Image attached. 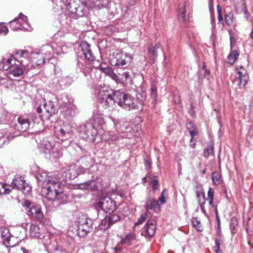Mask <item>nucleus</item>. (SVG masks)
<instances>
[{"label":"nucleus","mask_w":253,"mask_h":253,"mask_svg":"<svg viewBox=\"0 0 253 253\" xmlns=\"http://www.w3.org/2000/svg\"><path fill=\"white\" fill-rule=\"evenodd\" d=\"M189 16L186 13L185 5L181 8L178 12V18L180 20L186 21L189 19Z\"/></svg>","instance_id":"2f4dec72"},{"label":"nucleus","mask_w":253,"mask_h":253,"mask_svg":"<svg viewBox=\"0 0 253 253\" xmlns=\"http://www.w3.org/2000/svg\"><path fill=\"white\" fill-rule=\"evenodd\" d=\"M100 225L101 226H104V229H107L111 227L107 216L101 221Z\"/></svg>","instance_id":"a19ab883"},{"label":"nucleus","mask_w":253,"mask_h":253,"mask_svg":"<svg viewBox=\"0 0 253 253\" xmlns=\"http://www.w3.org/2000/svg\"><path fill=\"white\" fill-rule=\"evenodd\" d=\"M96 208L102 210L104 212H113L117 208L116 202L111 198L106 197L100 200L97 203Z\"/></svg>","instance_id":"9b49d317"},{"label":"nucleus","mask_w":253,"mask_h":253,"mask_svg":"<svg viewBox=\"0 0 253 253\" xmlns=\"http://www.w3.org/2000/svg\"><path fill=\"white\" fill-rule=\"evenodd\" d=\"M189 113L190 114L191 116L193 117L195 115V112L193 108V106H191L190 110L189 111Z\"/></svg>","instance_id":"338daca9"},{"label":"nucleus","mask_w":253,"mask_h":253,"mask_svg":"<svg viewBox=\"0 0 253 253\" xmlns=\"http://www.w3.org/2000/svg\"><path fill=\"white\" fill-rule=\"evenodd\" d=\"M86 170V169L83 167L72 164L63 169L62 172L66 179H74L80 174L84 173Z\"/></svg>","instance_id":"1a4fd4ad"},{"label":"nucleus","mask_w":253,"mask_h":253,"mask_svg":"<svg viewBox=\"0 0 253 253\" xmlns=\"http://www.w3.org/2000/svg\"><path fill=\"white\" fill-rule=\"evenodd\" d=\"M77 66L82 70V71L83 72V70L84 69V63L78 61Z\"/></svg>","instance_id":"680f3d73"},{"label":"nucleus","mask_w":253,"mask_h":253,"mask_svg":"<svg viewBox=\"0 0 253 253\" xmlns=\"http://www.w3.org/2000/svg\"><path fill=\"white\" fill-rule=\"evenodd\" d=\"M78 188L83 190H90L91 191L97 190V182L94 180H88L86 182L79 183L77 185Z\"/></svg>","instance_id":"aec40b11"},{"label":"nucleus","mask_w":253,"mask_h":253,"mask_svg":"<svg viewBox=\"0 0 253 253\" xmlns=\"http://www.w3.org/2000/svg\"><path fill=\"white\" fill-rule=\"evenodd\" d=\"M221 240V238L219 239V238H215V246H214V252L216 253H222L221 251L220 250V241Z\"/></svg>","instance_id":"ea45409f"},{"label":"nucleus","mask_w":253,"mask_h":253,"mask_svg":"<svg viewBox=\"0 0 253 253\" xmlns=\"http://www.w3.org/2000/svg\"><path fill=\"white\" fill-rule=\"evenodd\" d=\"M237 75L236 77H239L243 78L245 76H248V73L247 70L244 69L242 66H240L239 68H236Z\"/></svg>","instance_id":"e433bc0d"},{"label":"nucleus","mask_w":253,"mask_h":253,"mask_svg":"<svg viewBox=\"0 0 253 253\" xmlns=\"http://www.w3.org/2000/svg\"><path fill=\"white\" fill-rule=\"evenodd\" d=\"M114 91L111 90H101L98 95V100L101 107L105 109L112 110L118 101L116 99Z\"/></svg>","instance_id":"39448f33"},{"label":"nucleus","mask_w":253,"mask_h":253,"mask_svg":"<svg viewBox=\"0 0 253 253\" xmlns=\"http://www.w3.org/2000/svg\"><path fill=\"white\" fill-rule=\"evenodd\" d=\"M145 165L146 166V169H148L151 168V162L149 159L145 160Z\"/></svg>","instance_id":"603ef678"},{"label":"nucleus","mask_w":253,"mask_h":253,"mask_svg":"<svg viewBox=\"0 0 253 253\" xmlns=\"http://www.w3.org/2000/svg\"><path fill=\"white\" fill-rule=\"evenodd\" d=\"M10 191L8 185L0 182V194H8Z\"/></svg>","instance_id":"f704fd0d"},{"label":"nucleus","mask_w":253,"mask_h":253,"mask_svg":"<svg viewBox=\"0 0 253 253\" xmlns=\"http://www.w3.org/2000/svg\"><path fill=\"white\" fill-rule=\"evenodd\" d=\"M196 140H195L194 139V137H191V138L190 139V146H191L192 148L195 147V145H196Z\"/></svg>","instance_id":"13d9d810"},{"label":"nucleus","mask_w":253,"mask_h":253,"mask_svg":"<svg viewBox=\"0 0 253 253\" xmlns=\"http://www.w3.org/2000/svg\"><path fill=\"white\" fill-rule=\"evenodd\" d=\"M92 221L90 219H85L83 223L78 225V234L81 237L86 236L92 230Z\"/></svg>","instance_id":"2eb2a0df"},{"label":"nucleus","mask_w":253,"mask_h":253,"mask_svg":"<svg viewBox=\"0 0 253 253\" xmlns=\"http://www.w3.org/2000/svg\"><path fill=\"white\" fill-rule=\"evenodd\" d=\"M19 56H8L2 58L1 61L0 62V70L8 71L12 66L13 63V60H15Z\"/></svg>","instance_id":"a211bd4d"},{"label":"nucleus","mask_w":253,"mask_h":253,"mask_svg":"<svg viewBox=\"0 0 253 253\" xmlns=\"http://www.w3.org/2000/svg\"><path fill=\"white\" fill-rule=\"evenodd\" d=\"M97 132L96 129L91 124H84L79 128L80 136L89 142L95 141Z\"/></svg>","instance_id":"6e6552de"},{"label":"nucleus","mask_w":253,"mask_h":253,"mask_svg":"<svg viewBox=\"0 0 253 253\" xmlns=\"http://www.w3.org/2000/svg\"><path fill=\"white\" fill-rule=\"evenodd\" d=\"M8 29L7 27L4 26L2 27L0 29V33H4V34H6L8 33Z\"/></svg>","instance_id":"4d7b16f0"},{"label":"nucleus","mask_w":253,"mask_h":253,"mask_svg":"<svg viewBox=\"0 0 253 253\" xmlns=\"http://www.w3.org/2000/svg\"><path fill=\"white\" fill-rule=\"evenodd\" d=\"M214 150L213 145H208L207 147L205 149L203 154L205 157H208L210 155H213Z\"/></svg>","instance_id":"4c0bfd02"},{"label":"nucleus","mask_w":253,"mask_h":253,"mask_svg":"<svg viewBox=\"0 0 253 253\" xmlns=\"http://www.w3.org/2000/svg\"><path fill=\"white\" fill-rule=\"evenodd\" d=\"M186 128L189 131L196 129L194 124L192 122H189L186 124Z\"/></svg>","instance_id":"49530a36"},{"label":"nucleus","mask_w":253,"mask_h":253,"mask_svg":"<svg viewBox=\"0 0 253 253\" xmlns=\"http://www.w3.org/2000/svg\"><path fill=\"white\" fill-rule=\"evenodd\" d=\"M113 94L118 101V104L127 111L138 108V101L131 94L125 93L123 90L115 91Z\"/></svg>","instance_id":"7ed1b4c3"},{"label":"nucleus","mask_w":253,"mask_h":253,"mask_svg":"<svg viewBox=\"0 0 253 253\" xmlns=\"http://www.w3.org/2000/svg\"><path fill=\"white\" fill-rule=\"evenodd\" d=\"M147 213H145L142 214L140 217L138 219L137 221L135 223V225H138L142 224L147 218Z\"/></svg>","instance_id":"79ce46f5"},{"label":"nucleus","mask_w":253,"mask_h":253,"mask_svg":"<svg viewBox=\"0 0 253 253\" xmlns=\"http://www.w3.org/2000/svg\"><path fill=\"white\" fill-rule=\"evenodd\" d=\"M45 61V59L44 57L42 58V59H39L36 61V63L38 65H42L44 64Z\"/></svg>","instance_id":"5fc2aeb1"},{"label":"nucleus","mask_w":253,"mask_h":253,"mask_svg":"<svg viewBox=\"0 0 253 253\" xmlns=\"http://www.w3.org/2000/svg\"><path fill=\"white\" fill-rule=\"evenodd\" d=\"M96 68L103 72L106 75L109 76L114 81H117L119 80L118 76L114 73L111 67L109 66L103 67V64L100 63Z\"/></svg>","instance_id":"4be33fe9"},{"label":"nucleus","mask_w":253,"mask_h":253,"mask_svg":"<svg viewBox=\"0 0 253 253\" xmlns=\"http://www.w3.org/2000/svg\"><path fill=\"white\" fill-rule=\"evenodd\" d=\"M122 76L124 77L126 80H127L130 77L129 73L128 72H125L122 74Z\"/></svg>","instance_id":"bf43d9fd"},{"label":"nucleus","mask_w":253,"mask_h":253,"mask_svg":"<svg viewBox=\"0 0 253 253\" xmlns=\"http://www.w3.org/2000/svg\"><path fill=\"white\" fill-rule=\"evenodd\" d=\"M14 129L20 132H26L30 128L31 122L28 117L21 116L17 119L15 118V122H13Z\"/></svg>","instance_id":"f8f14e48"},{"label":"nucleus","mask_w":253,"mask_h":253,"mask_svg":"<svg viewBox=\"0 0 253 253\" xmlns=\"http://www.w3.org/2000/svg\"><path fill=\"white\" fill-rule=\"evenodd\" d=\"M68 197L66 194H65L61 189H60L59 192L57 194L55 200L59 202L61 204H64L67 202Z\"/></svg>","instance_id":"a878e982"},{"label":"nucleus","mask_w":253,"mask_h":253,"mask_svg":"<svg viewBox=\"0 0 253 253\" xmlns=\"http://www.w3.org/2000/svg\"><path fill=\"white\" fill-rule=\"evenodd\" d=\"M217 18H218V20L219 22H220L223 20L222 12L218 13Z\"/></svg>","instance_id":"0e129e2a"},{"label":"nucleus","mask_w":253,"mask_h":253,"mask_svg":"<svg viewBox=\"0 0 253 253\" xmlns=\"http://www.w3.org/2000/svg\"><path fill=\"white\" fill-rule=\"evenodd\" d=\"M81 47L85 59L90 61H93L94 60V56L90 48V45L86 42H83L81 44Z\"/></svg>","instance_id":"6ab92c4d"},{"label":"nucleus","mask_w":253,"mask_h":253,"mask_svg":"<svg viewBox=\"0 0 253 253\" xmlns=\"http://www.w3.org/2000/svg\"><path fill=\"white\" fill-rule=\"evenodd\" d=\"M27 213L32 218H35L41 222L43 221V213L41 207L38 206L32 205L31 208L28 210Z\"/></svg>","instance_id":"dca6fc26"},{"label":"nucleus","mask_w":253,"mask_h":253,"mask_svg":"<svg viewBox=\"0 0 253 253\" xmlns=\"http://www.w3.org/2000/svg\"><path fill=\"white\" fill-rule=\"evenodd\" d=\"M144 229L150 237L153 236L155 234L156 221L153 220H148L144 227Z\"/></svg>","instance_id":"5701e85b"},{"label":"nucleus","mask_w":253,"mask_h":253,"mask_svg":"<svg viewBox=\"0 0 253 253\" xmlns=\"http://www.w3.org/2000/svg\"><path fill=\"white\" fill-rule=\"evenodd\" d=\"M239 52L237 50H233L228 56V59L230 63L233 64L237 59L239 56Z\"/></svg>","instance_id":"c9c22d12"},{"label":"nucleus","mask_w":253,"mask_h":253,"mask_svg":"<svg viewBox=\"0 0 253 253\" xmlns=\"http://www.w3.org/2000/svg\"><path fill=\"white\" fill-rule=\"evenodd\" d=\"M135 235L133 234H127L124 238L122 239L121 243L123 245L130 246L132 242L135 240Z\"/></svg>","instance_id":"cd10ccee"},{"label":"nucleus","mask_w":253,"mask_h":253,"mask_svg":"<svg viewBox=\"0 0 253 253\" xmlns=\"http://www.w3.org/2000/svg\"><path fill=\"white\" fill-rule=\"evenodd\" d=\"M216 234L219 239L222 238V233H221L220 224H217V230H216Z\"/></svg>","instance_id":"09e8293b"},{"label":"nucleus","mask_w":253,"mask_h":253,"mask_svg":"<svg viewBox=\"0 0 253 253\" xmlns=\"http://www.w3.org/2000/svg\"><path fill=\"white\" fill-rule=\"evenodd\" d=\"M191 137H194L195 136L197 135L198 133V131L196 129H194V130H191L190 131H189Z\"/></svg>","instance_id":"864d4df0"},{"label":"nucleus","mask_w":253,"mask_h":253,"mask_svg":"<svg viewBox=\"0 0 253 253\" xmlns=\"http://www.w3.org/2000/svg\"><path fill=\"white\" fill-rule=\"evenodd\" d=\"M132 60L130 55H127L124 52H116L113 54V58L111 59L112 66H117L119 68L126 69L129 65Z\"/></svg>","instance_id":"0eeeda50"},{"label":"nucleus","mask_w":253,"mask_h":253,"mask_svg":"<svg viewBox=\"0 0 253 253\" xmlns=\"http://www.w3.org/2000/svg\"><path fill=\"white\" fill-rule=\"evenodd\" d=\"M205 204V200H203L202 203L199 204V206H200V207L201 208V211L204 213H205V212H206V210H205V207H204Z\"/></svg>","instance_id":"6e6d98bb"},{"label":"nucleus","mask_w":253,"mask_h":253,"mask_svg":"<svg viewBox=\"0 0 253 253\" xmlns=\"http://www.w3.org/2000/svg\"><path fill=\"white\" fill-rule=\"evenodd\" d=\"M1 238L2 239L3 243L7 247H13L15 246V244L12 242V240L15 238L14 236H11L9 230L7 229H4L1 231Z\"/></svg>","instance_id":"f3484780"},{"label":"nucleus","mask_w":253,"mask_h":253,"mask_svg":"<svg viewBox=\"0 0 253 253\" xmlns=\"http://www.w3.org/2000/svg\"><path fill=\"white\" fill-rule=\"evenodd\" d=\"M60 133L63 135H65L67 133H69V130L66 129L61 128L60 130Z\"/></svg>","instance_id":"052dcab7"},{"label":"nucleus","mask_w":253,"mask_h":253,"mask_svg":"<svg viewBox=\"0 0 253 253\" xmlns=\"http://www.w3.org/2000/svg\"><path fill=\"white\" fill-rule=\"evenodd\" d=\"M52 53V47L49 44L43 45L38 54L49 57Z\"/></svg>","instance_id":"393cba45"},{"label":"nucleus","mask_w":253,"mask_h":253,"mask_svg":"<svg viewBox=\"0 0 253 253\" xmlns=\"http://www.w3.org/2000/svg\"><path fill=\"white\" fill-rule=\"evenodd\" d=\"M214 211L215 212L216 219V221L217 222V224H220V220L219 216L218 214L217 207H215V209H214Z\"/></svg>","instance_id":"3c124183"},{"label":"nucleus","mask_w":253,"mask_h":253,"mask_svg":"<svg viewBox=\"0 0 253 253\" xmlns=\"http://www.w3.org/2000/svg\"><path fill=\"white\" fill-rule=\"evenodd\" d=\"M211 179L214 184L219 185L221 182V175L218 172L214 171L212 174Z\"/></svg>","instance_id":"72a5a7b5"},{"label":"nucleus","mask_w":253,"mask_h":253,"mask_svg":"<svg viewBox=\"0 0 253 253\" xmlns=\"http://www.w3.org/2000/svg\"><path fill=\"white\" fill-rule=\"evenodd\" d=\"M233 13L230 7H227L225 13V20L227 25H231L233 23Z\"/></svg>","instance_id":"b1692460"},{"label":"nucleus","mask_w":253,"mask_h":253,"mask_svg":"<svg viewBox=\"0 0 253 253\" xmlns=\"http://www.w3.org/2000/svg\"><path fill=\"white\" fill-rule=\"evenodd\" d=\"M152 187L153 188V190L154 191H155L156 190L158 189L159 188V182L156 179H153L152 181Z\"/></svg>","instance_id":"de8ad7c7"},{"label":"nucleus","mask_w":253,"mask_h":253,"mask_svg":"<svg viewBox=\"0 0 253 253\" xmlns=\"http://www.w3.org/2000/svg\"><path fill=\"white\" fill-rule=\"evenodd\" d=\"M208 198H213L214 196V190L212 188H210L208 192Z\"/></svg>","instance_id":"8fccbe9b"},{"label":"nucleus","mask_w":253,"mask_h":253,"mask_svg":"<svg viewBox=\"0 0 253 253\" xmlns=\"http://www.w3.org/2000/svg\"><path fill=\"white\" fill-rule=\"evenodd\" d=\"M161 48V44L160 43H157L154 46L152 47L149 48V53L152 54L153 56V59L157 58L158 56V52L157 50Z\"/></svg>","instance_id":"473e14b6"},{"label":"nucleus","mask_w":253,"mask_h":253,"mask_svg":"<svg viewBox=\"0 0 253 253\" xmlns=\"http://www.w3.org/2000/svg\"><path fill=\"white\" fill-rule=\"evenodd\" d=\"M197 188L198 189L196 191V194L198 203H202L203 200H205V202H206L205 192L203 187L200 186L199 187Z\"/></svg>","instance_id":"bb28decb"},{"label":"nucleus","mask_w":253,"mask_h":253,"mask_svg":"<svg viewBox=\"0 0 253 253\" xmlns=\"http://www.w3.org/2000/svg\"><path fill=\"white\" fill-rule=\"evenodd\" d=\"M145 207V209L148 212H149L150 211L159 210L160 209V205L159 204L158 201L150 197L147 198Z\"/></svg>","instance_id":"412c9836"},{"label":"nucleus","mask_w":253,"mask_h":253,"mask_svg":"<svg viewBox=\"0 0 253 253\" xmlns=\"http://www.w3.org/2000/svg\"><path fill=\"white\" fill-rule=\"evenodd\" d=\"M209 204L212 207H214L215 208V207H216V206H214V205L213 204V198H209Z\"/></svg>","instance_id":"69168bd1"},{"label":"nucleus","mask_w":253,"mask_h":253,"mask_svg":"<svg viewBox=\"0 0 253 253\" xmlns=\"http://www.w3.org/2000/svg\"><path fill=\"white\" fill-rule=\"evenodd\" d=\"M68 102L69 101L67 98L61 103L59 100H58V103L62 109V111L65 113L66 118L73 116L76 114V107L74 104Z\"/></svg>","instance_id":"4468645a"},{"label":"nucleus","mask_w":253,"mask_h":253,"mask_svg":"<svg viewBox=\"0 0 253 253\" xmlns=\"http://www.w3.org/2000/svg\"><path fill=\"white\" fill-rule=\"evenodd\" d=\"M59 6L66 8L74 18L83 16L87 12V0H56Z\"/></svg>","instance_id":"f257e3e1"},{"label":"nucleus","mask_w":253,"mask_h":253,"mask_svg":"<svg viewBox=\"0 0 253 253\" xmlns=\"http://www.w3.org/2000/svg\"><path fill=\"white\" fill-rule=\"evenodd\" d=\"M24 53V50H21L16 53V56L19 57L15 60L12 61L13 64L8 72V76L9 79L13 80L15 77H22L24 74L27 73V71L25 68L27 64H25L23 59Z\"/></svg>","instance_id":"20e7f679"},{"label":"nucleus","mask_w":253,"mask_h":253,"mask_svg":"<svg viewBox=\"0 0 253 253\" xmlns=\"http://www.w3.org/2000/svg\"><path fill=\"white\" fill-rule=\"evenodd\" d=\"M109 215H107L108 218V220L110 222V225L111 226L116 222L118 221L120 219V215L117 213H113L112 212H109Z\"/></svg>","instance_id":"c756f323"},{"label":"nucleus","mask_w":253,"mask_h":253,"mask_svg":"<svg viewBox=\"0 0 253 253\" xmlns=\"http://www.w3.org/2000/svg\"><path fill=\"white\" fill-rule=\"evenodd\" d=\"M167 191L166 189H164L163 192L161 193V195L158 199V202H161V204H164L166 203V200H165V197L164 196V193L165 192Z\"/></svg>","instance_id":"c03bdc74"},{"label":"nucleus","mask_w":253,"mask_h":253,"mask_svg":"<svg viewBox=\"0 0 253 253\" xmlns=\"http://www.w3.org/2000/svg\"><path fill=\"white\" fill-rule=\"evenodd\" d=\"M192 224L195 227H196L198 231H201V227L199 226L200 221L197 218H194L192 220Z\"/></svg>","instance_id":"37998d69"},{"label":"nucleus","mask_w":253,"mask_h":253,"mask_svg":"<svg viewBox=\"0 0 253 253\" xmlns=\"http://www.w3.org/2000/svg\"><path fill=\"white\" fill-rule=\"evenodd\" d=\"M43 102V105L37 102L34 106V108L39 114L43 112L40 117L42 120H49L50 117L56 112V107L53 101H48V102Z\"/></svg>","instance_id":"423d86ee"},{"label":"nucleus","mask_w":253,"mask_h":253,"mask_svg":"<svg viewBox=\"0 0 253 253\" xmlns=\"http://www.w3.org/2000/svg\"><path fill=\"white\" fill-rule=\"evenodd\" d=\"M5 133V130L2 129V130H0V141L3 138L4 136Z\"/></svg>","instance_id":"e2e57ef3"},{"label":"nucleus","mask_w":253,"mask_h":253,"mask_svg":"<svg viewBox=\"0 0 253 253\" xmlns=\"http://www.w3.org/2000/svg\"><path fill=\"white\" fill-rule=\"evenodd\" d=\"M249 80V76H245L243 78L236 77L235 82H238V85L240 87H244L247 84Z\"/></svg>","instance_id":"7c9ffc66"},{"label":"nucleus","mask_w":253,"mask_h":253,"mask_svg":"<svg viewBox=\"0 0 253 253\" xmlns=\"http://www.w3.org/2000/svg\"><path fill=\"white\" fill-rule=\"evenodd\" d=\"M22 206L23 207L26 208V210L28 211V210H29L30 208L32 207V203L29 200H25L23 203H22Z\"/></svg>","instance_id":"a18cd8bd"},{"label":"nucleus","mask_w":253,"mask_h":253,"mask_svg":"<svg viewBox=\"0 0 253 253\" xmlns=\"http://www.w3.org/2000/svg\"><path fill=\"white\" fill-rule=\"evenodd\" d=\"M40 230L39 226L34 224L31 225L30 228V236L34 238H40Z\"/></svg>","instance_id":"c85d7f7f"},{"label":"nucleus","mask_w":253,"mask_h":253,"mask_svg":"<svg viewBox=\"0 0 253 253\" xmlns=\"http://www.w3.org/2000/svg\"><path fill=\"white\" fill-rule=\"evenodd\" d=\"M44 175L41 174L38 176L40 181H42V192L44 193L47 199L50 201H55L57 194L61 188L60 182L51 179L47 177L46 173H43Z\"/></svg>","instance_id":"f03ea898"},{"label":"nucleus","mask_w":253,"mask_h":253,"mask_svg":"<svg viewBox=\"0 0 253 253\" xmlns=\"http://www.w3.org/2000/svg\"><path fill=\"white\" fill-rule=\"evenodd\" d=\"M12 184L14 188L21 190L24 194H29L32 190L31 187L27 183L21 176H16L13 179Z\"/></svg>","instance_id":"ddd939ff"},{"label":"nucleus","mask_w":253,"mask_h":253,"mask_svg":"<svg viewBox=\"0 0 253 253\" xmlns=\"http://www.w3.org/2000/svg\"><path fill=\"white\" fill-rule=\"evenodd\" d=\"M151 97L155 101L157 97V88L155 85H152L151 86Z\"/></svg>","instance_id":"58836bf2"},{"label":"nucleus","mask_w":253,"mask_h":253,"mask_svg":"<svg viewBox=\"0 0 253 253\" xmlns=\"http://www.w3.org/2000/svg\"><path fill=\"white\" fill-rule=\"evenodd\" d=\"M10 28L13 31L25 30L28 25V17L22 13H20L18 17H15L13 20L9 22Z\"/></svg>","instance_id":"9d476101"},{"label":"nucleus","mask_w":253,"mask_h":253,"mask_svg":"<svg viewBox=\"0 0 253 253\" xmlns=\"http://www.w3.org/2000/svg\"><path fill=\"white\" fill-rule=\"evenodd\" d=\"M21 250L23 251V253H31L28 250H26V248L24 247L21 248Z\"/></svg>","instance_id":"774afa93"}]
</instances>
